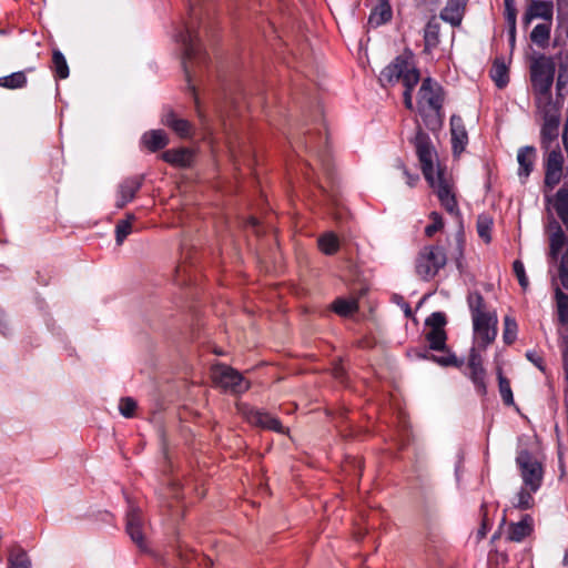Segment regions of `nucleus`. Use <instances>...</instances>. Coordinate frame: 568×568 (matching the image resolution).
I'll return each instance as SVG.
<instances>
[{
  "label": "nucleus",
  "mask_w": 568,
  "mask_h": 568,
  "mask_svg": "<svg viewBox=\"0 0 568 568\" xmlns=\"http://www.w3.org/2000/svg\"><path fill=\"white\" fill-rule=\"evenodd\" d=\"M452 150L454 155H460L468 144V133L464 125V121L459 115L450 118Z\"/></svg>",
  "instance_id": "obj_17"
},
{
  "label": "nucleus",
  "mask_w": 568,
  "mask_h": 568,
  "mask_svg": "<svg viewBox=\"0 0 568 568\" xmlns=\"http://www.w3.org/2000/svg\"><path fill=\"white\" fill-rule=\"evenodd\" d=\"M549 255L552 260H558L568 245V239L557 221L549 224Z\"/></svg>",
  "instance_id": "obj_18"
},
{
  "label": "nucleus",
  "mask_w": 568,
  "mask_h": 568,
  "mask_svg": "<svg viewBox=\"0 0 568 568\" xmlns=\"http://www.w3.org/2000/svg\"><path fill=\"white\" fill-rule=\"evenodd\" d=\"M305 146L312 151L317 150V144L313 141L312 136L310 139L305 140Z\"/></svg>",
  "instance_id": "obj_54"
},
{
  "label": "nucleus",
  "mask_w": 568,
  "mask_h": 568,
  "mask_svg": "<svg viewBox=\"0 0 568 568\" xmlns=\"http://www.w3.org/2000/svg\"><path fill=\"white\" fill-rule=\"evenodd\" d=\"M9 568H31V560L21 546H13L8 555Z\"/></svg>",
  "instance_id": "obj_28"
},
{
  "label": "nucleus",
  "mask_w": 568,
  "mask_h": 568,
  "mask_svg": "<svg viewBox=\"0 0 568 568\" xmlns=\"http://www.w3.org/2000/svg\"><path fill=\"white\" fill-rule=\"evenodd\" d=\"M404 312L407 317L412 315V311L407 304H405Z\"/></svg>",
  "instance_id": "obj_58"
},
{
  "label": "nucleus",
  "mask_w": 568,
  "mask_h": 568,
  "mask_svg": "<svg viewBox=\"0 0 568 568\" xmlns=\"http://www.w3.org/2000/svg\"><path fill=\"white\" fill-rule=\"evenodd\" d=\"M498 386L504 404L508 406L514 405V396L510 382L501 374V372L498 373Z\"/></svg>",
  "instance_id": "obj_39"
},
{
  "label": "nucleus",
  "mask_w": 568,
  "mask_h": 568,
  "mask_svg": "<svg viewBox=\"0 0 568 568\" xmlns=\"http://www.w3.org/2000/svg\"><path fill=\"white\" fill-rule=\"evenodd\" d=\"M135 220L133 214H128L126 219L120 220L115 225V241L118 245H122L124 240L132 232V222Z\"/></svg>",
  "instance_id": "obj_36"
},
{
  "label": "nucleus",
  "mask_w": 568,
  "mask_h": 568,
  "mask_svg": "<svg viewBox=\"0 0 568 568\" xmlns=\"http://www.w3.org/2000/svg\"><path fill=\"white\" fill-rule=\"evenodd\" d=\"M397 168L402 171V174L406 178V184L410 187L415 186L416 183L419 181V175L412 173L404 164L403 162L397 159Z\"/></svg>",
  "instance_id": "obj_47"
},
{
  "label": "nucleus",
  "mask_w": 568,
  "mask_h": 568,
  "mask_svg": "<svg viewBox=\"0 0 568 568\" xmlns=\"http://www.w3.org/2000/svg\"><path fill=\"white\" fill-rule=\"evenodd\" d=\"M559 274H568V250H566L560 256L558 275Z\"/></svg>",
  "instance_id": "obj_51"
},
{
  "label": "nucleus",
  "mask_w": 568,
  "mask_h": 568,
  "mask_svg": "<svg viewBox=\"0 0 568 568\" xmlns=\"http://www.w3.org/2000/svg\"><path fill=\"white\" fill-rule=\"evenodd\" d=\"M169 142V135L163 130H150L141 136V144L152 153L164 149Z\"/></svg>",
  "instance_id": "obj_24"
},
{
  "label": "nucleus",
  "mask_w": 568,
  "mask_h": 568,
  "mask_svg": "<svg viewBox=\"0 0 568 568\" xmlns=\"http://www.w3.org/2000/svg\"><path fill=\"white\" fill-rule=\"evenodd\" d=\"M490 229L491 221L487 217L479 216L477 221V232L480 239H483L486 243H489L490 237Z\"/></svg>",
  "instance_id": "obj_44"
},
{
  "label": "nucleus",
  "mask_w": 568,
  "mask_h": 568,
  "mask_svg": "<svg viewBox=\"0 0 568 568\" xmlns=\"http://www.w3.org/2000/svg\"><path fill=\"white\" fill-rule=\"evenodd\" d=\"M467 305L471 315V320L476 317H483L489 314H495V312L487 311L485 300L483 295L477 291L468 293Z\"/></svg>",
  "instance_id": "obj_26"
},
{
  "label": "nucleus",
  "mask_w": 568,
  "mask_h": 568,
  "mask_svg": "<svg viewBox=\"0 0 568 568\" xmlns=\"http://www.w3.org/2000/svg\"><path fill=\"white\" fill-rule=\"evenodd\" d=\"M554 206L557 215L568 229V187H561L557 191Z\"/></svg>",
  "instance_id": "obj_30"
},
{
  "label": "nucleus",
  "mask_w": 568,
  "mask_h": 568,
  "mask_svg": "<svg viewBox=\"0 0 568 568\" xmlns=\"http://www.w3.org/2000/svg\"><path fill=\"white\" fill-rule=\"evenodd\" d=\"M426 301V295H423L418 302V305L423 304Z\"/></svg>",
  "instance_id": "obj_61"
},
{
  "label": "nucleus",
  "mask_w": 568,
  "mask_h": 568,
  "mask_svg": "<svg viewBox=\"0 0 568 568\" xmlns=\"http://www.w3.org/2000/svg\"><path fill=\"white\" fill-rule=\"evenodd\" d=\"M252 223H253V225H255L256 224V220L252 219Z\"/></svg>",
  "instance_id": "obj_64"
},
{
  "label": "nucleus",
  "mask_w": 568,
  "mask_h": 568,
  "mask_svg": "<svg viewBox=\"0 0 568 568\" xmlns=\"http://www.w3.org/2000/svg\"><path fill=\"white\" fill-rule=\"evenodd\" d=\"M447 262L446 252L443 247H432L428 251V273L434 270L437 273L439 268L444 267Z\"/></svg>",
  "instance_id": "obj_32"
},
{
  "label": "nucleus",
  "mask_w": 568,
  "mask_h": 568,
  "mask_svg": "<svg viewBox=\"0 0 568 568\" xmlns=\"http://www.w3.org/2000/svg\"><path fill=\"white\" fill-rule=\"evenodd\" d=\"M517 331H518V326H517L516 320L510 316H505L504 334H503V339H504L505 344L510 345L516 341Z\"/></svg>",
  "instance_id": "obj_38"
},
{
  "label": "nucleus",
  "mask_w": 568,
  "mask_h": 568,
  "mask_svg": "<svg viewBox=\"0 0 568 568\" xmlns=\"http://www.w3.org/2000/svg\"><path fill=\"white\" fill-rule=\"evenodd\" d=\"M426 254L424 250L419 251L418 258L416 262V272L420 276L422 280L426 278Z\"/></svg>",
  "instance_id": "obj_48"
},
{
  "label": "nucleus",
  "mask_w": 568,
  "mask_h": 568,
  "mask_svg": "<svg viewBox=\"0 0 568 568\" xmlns=\"http://www.w3.org/2000/svg\"><path fill=\"white\" fill-rule=\"evenodd\" d=\"M212 379L217 386L232 394H242L250 388V383L240 372L224 364L212 367Z\"/></svg>",
  "instance_id": "obj_7"
},
{
  "label": "nucleus",
  "mask_w": 568,
  "mask_h": 568,
  "mask_svg": "<svg viewBox=\"0 0 568 568\" xmlns=\"http://www.w3.org/2000/svg\"><path fill=\"white\" fill-rule=\"evenodd\" d=\"M161 159L176 168H190L193 163L194 153L189 148L171 149L164 151Z\"/></svg>",
  "instance_id": "obj_20"
},
{
  "label": "nucleus",
  "mask_w": 568,
  "mask_h": 568,
  "mask_svg": "<svg viewBox=\"0 0 568 568\" xmlns=\"http://www.w3.org/2000/svg\"><path fill=\"white\" fill-rule=\"evenodd\" d=\"M513 270H514V273L518 280V283L519 285L526 290L529 285V282H528V277L526 275V272H525V266L523 264L521 261L519 260H516L514 263H513Z\"/></svg>",
  "instance_id": "obj_45"
},
{
  "label": "nucleus",
  "mask_w": 568,
  "mask_h": 568,
  "mask_svg": "<svg viewBox=\"0 0 568 568\" xmlns=\"http://www.w3.org/2000/svg\"><path fill=\"white\" fill-rule=\"evenodd\" d=\"M317 242L320 250L326 255H333L339 248L338 237L333 232L321 235Z\"/></svg>",
  "instance_id": "obj_34"
},
{
  "label": "nucleus",
  "mask_w": 568,
  "mask_h": 568,
  "mask_svg": "<svg viewBox=\"0 0 568 568\" xmlns=\"http://www.w3.org/2000/svg\"><path fill=\"white\" fill-rule=\"evenodd\" d=\"M382 87L394 85L402 82L405 90L403 93L404 104L408 110H413L412 92L420 81V74L415 65L413 53L406 50L403 54L396 57L386 65L378 78Z\"/></svg>",
  "instance_id": "obj_1"
},
{
  "label": "nucleus",
  "mask_w": 568,
  "mask_h": 568,
  "mask_svg": "<svg viewBox=\"0 0 568 568\" xmlns=\"http://www.w3.org/2000/svg\"><path fill=\"white\" fill-rule=\"evenodd\" d=\"M376 3L371 10L368 17V24L373 28H377L385 24L392 19L393 11L389 0H375Z\"/></svg>",
  "instance_id": "obj_22"
},
{
  "label": "nucleus",
  "mask_w": 568,
  "mask_h": 568,
  "mask_svg": "<svg viewBox=\"0 0 568 568\" xmlns=\"http://www.w3.org/2000/svg\"><path fill=\"white\" fill-rule=\"evenodd\" d=\"M333 310L341 316H348L357 310V303L355 301L337 298L333 304Z\"/></svg>",
  "instance_id": "obj_40"
},
{
  "label": "nucleus",
  "mask_w": 568,
  "mask_h": 568,
  "mask_svg": "<svg viewBox=\"0 0 568 568\" xmlns=\"http://www.w3.org/2000/svg\"><path fill=\"white\" fill-rule=\"evenodd\" d=\"M446 324L447 317L443 312H434L428 316V348L444 352L440 356L428 355V362H435L440 366H458L456 356L446 347Z\"/></svg>",
  "instance_id": "obj_5"
},
{
  "label": "nucleus",
  "mask_w": 568,
  "mask_h": 568,
  "mask_svg": "<svg viewBox=\"0 0 568 568\" xmlns=\"http://www.w3.org/2000/svg\"><path fill=\"white\" fill-rule=\"evenodd\" d=\"M551 22L537 24L531 33L530 40L538 47L545 48L550 39Z\"/></svg>",
  "instance_id": "obj_31"
},
{
  "label": "nucleus",
  "mask_w": 568,
  "mask_h": 568,
  "mask_svg": "<svg viewBox=\"0 0 568 568\" xmlns=\"http://www.w3.org/2000/svg\"><path fill=\"white\" fill-rule=\"evenodd\" d=\"M144 521L142 518V513L138 507L133 505L129 506V510L126 513V525L125 530L130 536L131 540L141 549H146V544L144 540Z\"/></svg>",
  "instance_id": "obj_13"
},
{
  "label": "nucleus",
  "mask_w": 568,
  "mask_h": 568,
  "mask_svg": "<svg viewBox=\"0 0 568 568\" xmlns=\"http://www.w3.org/2000/svg\"><path fill=\"white\" fill-rule=\"evenodd\" d=\"M468 0H447L440 12V18L452 26H459Z\"/></svg>",
  "instance_id": "obj_23"
},
{
  "label": "nucleus",
  "mask_w": 568,
  "mask_h": 568,
  "mask_svg": "<svg viewBox=\"0 0 568 568\" xmlns=\"http://www.w3.org/2000/svg\"><path fill=\"white\" fill-rule=\"evenodd\" d=\"M136 402L132 397H123L120 399L119 410L122 416L131 418L134 416Z\"/></svg>",
  "instance_id": "obj_42"
},
{
  "label": "nucleus",
  "mask_w": 568,
  "mask_h": 568,
  "mask_svg": "<svg viewBox=\"0 0 568 568\" xmlns=\"http://www.w3.org/2000/svg\"><path fill=\"white\" fill-rule=\"evenodd\" d=\"M428 186L432 187L433 192L437 196L442 207L453 215L459 216L460 211L458 201L456 197V184L453 173L447 169L446 165L442 164L436 159L434 163L430 149L428 148Z\"/></svg>",
  "instance_id": "obj_2"
},
{
  "label": "nucleus",
  "mask_w": 568,
  "mask_h": 568,
  "mask_svg": "<svg viewBox=\"0 0 568 568\" xmlns=\"http://www.w3.org/2000/svg\"><path fill=\"white\" fill-rule=\"evenodd\" d=\"M555 63L551 58L540 55L530 65L531 85L538 109L551 106V87L555 75Z\"/></svg>",
  "instance_id": "obj_4"
},
{
  "label": "nucleus",
  "mask_w": 568,
  "mask_h": 568,
  "mask_svg": "<svg viewBox=\"0 0 568 568\" xmlns=\"http://www.w3.org/2000/svg\"><path fill=\"white\" fill-rule=\"evenodd\" d=\"M568 82V77L564 75L561 72L558 74L557 78V89L560 91L561 88H564Z\"/></svg>",
  "instance_id": "obj_53"
},
{
  "label": "nucleus",
  "mask_w": 568,
  "mask_h": 568,
  "mask_svg": "<svg viewBox=\"0 0 568 568\" xmlns=\"http://www.w3.org/2000/svg\"><path fill=\"white\" fill-rule=\"evenodd\" d=\"M426 99V79H423L417 93V105L419 119L413 120V129H410L406 139L415 149V153L419 161V169L426 178V134L424 133L423 124L426 123V112L423 106V101Z\"/></svg>",
  "instance_id": "obj_6"
},
{
  "label": "nucleus",
  "mask_w": 568,
  "mask_h": 568,
  "mask_svg": "<svg viewBox=\"0 0 568 568\" xmlns=\"http://www.w3.org/2000/svg\"><path fill=\"white\" fill-rule=\"evenodd\" d=\"M428 219L430 220V223L428 224V237L432 236L434 233L440 231L444 226L443 216L440 213L434 211L430 214H428Z\"/></svg>",
  "instance_id": "obj_46"
},
{
  "label": "nucleus",
  "mask_w": 568,
  "mask_h": 568,
  "mask_svg": "<svg viewBox=\"0 0 568 568\" xmlns=\"http://www.w3.org/2000/svg\"><path fill=\"white\" fill-rule=\"evenodd\" d=\"M480 515H481V525L480 527L478 528L477 532H476V538H477V541L479 542L480 540H483L489 528H490V525H489V520H488V514H487V504L486 503H483L480 505Z\"/></svg>",
  "instance_id": "obj_41"
},
{
  "label": "nucleus",
  "mask_w": 568,
  "mask_h": 568,
  "mask_svg": "<svg viewBox=\"0 0 568 568\" xmlns=\"http://www.w3.org/2000/svg\"><path fill=\"white\" fill-rule=\"evenodd\" d=\"M554 4L547 0H530L523 21L528 26L534 19H542L547 22L552 21Z\"/></svg>",
  "instance_id": "obj_16"
},
{
  "label": "nucleus",
  "mask_w": 568,
  "mask_h": 568,
  "mask_svg": "<svg viewBox=\"0 0 568 568\" xmlns=\"http://www.w3.org/2000/svg\"><path fill=\"white\" fill-rule=\"evenodd\" d=\"M561 285L568 290V274H559Z\"/></svg>",
  "instance_id": "obj_55"
},
{
  "label": "nucleus",
  "mask_w": 568,
  "mask_h": 568,
  "mask_svg": "<svg viewBox=\"0 0 568 568\" xmlns=\"http://www.w3.org/2000/svg\"><path fill=\"white\" fill-rule=\"evenodd\" d=\"M428 106L433 108L437 115L440 116V109L444 103L443 88L428 77Z\"/></svg>",
  "instance_id": "obj_29"
},
{
  "label": "nucleus",
  "mask_w": 568,
  "mask_h": 568,
  "mask_svg": "<svg viewBox=\"0 0 568 568\" xmlns=\"http://www.w3.org/2000/svg\"><path fill=\"white\" fill-rule=\"evenodd\" d=\"M531 496L529 493L520 491L518 506L521 509H528L530 507Z\"/></svg>",
  "instance_id": "obj_52"
},
{
  "label": "nucleus",
  "mask_w": 568,
  "mask_h": 568,
  "mask_svg": "<svg viewBox=\"0 0 568 568\" xmlns=\"http://www.w3.org/2000/svg\"><path fill=\"white\" fill-rule=\"evenodd\" d=\"M321 161H322L324 170L328 171V162H327V160L326 159H321Z\"/></svg>",
  "instance_id": "obj_59"
},
{
  "label": "nucleus",
  "mask_w": 568,
  "mask_h": 568,
  "mask_svg": "<svg viewBox=\"0 0 568 568\" xmlns=\"http://www.w3.org/2000/svg\"><path fill=\"white\" fill-rule=\"evenodd\" d=\"M27 77L23 71L13 72L9 75L0 78V87L14 90L27 85Z\"/></svg>",
  "instance_id": "obj_35"
},
{
  "label": "nucleus",
  "mask_w": 568,
  "mask_h": 568,
  "mask_svg": "<svg viewBox=\"0 0 568 568\" xmlns=\"http://www.w3.org/2000/svg\"><path fill=\"white\" fill-rule=\"evenodd\" d=\"M536 160V149L534 146H523L518 150L517 161L519 164L518 175L520 179H527L534 169Z\"/></svg>",
  "instance_id": "obj_25"
},
{
  "label": "nucleus",
  "mask_w": 568,
  "mask_h": 568,
  "mask_svg": "<svg viewBox=\"0 0 568 568\" xmlns=\"http://www.w3.org/2000/svg\"><path fill=\"white\" fill-rule=\"evenodd\" d=\"M418 2V4H423L426 2V0H416Z\"/></svg>",
  "instance_id": "obj_62"
},
{
  "label": "nucleus",
  "mask_w": 568,
  "mask_h": 568,
  "mask_svg": "<svg viewBox=\"0 0 568 568\" xmlns=\"http://www.w3.org/2000/svg\"><path fill=\"white\" fill-rule=\"evenodd\" d=\"M52 69L59 79H67L69 77L70 71L67 60L59 50H54L52 53Z\"/></svg>",
  "instance_id": "obj_37"
},
{
  "label": "nucleus",
  "mask_w": 568,
  "mask_h": 568,
  "mask_svg": "<svg viewBox=\"0 0 568 568\" xmlns=\"http://www.w3.org/2000/svg\"><path fill=\"white\" fill-rule=\"evenodd\" d=\"M562 564L564 565H568V549L565 552V556H564V559H562Z\"/></svg>",
  "instance_id": "obj_60"
},
{
  "label": "nucleus",
  "mask_w": 568,
  "mask_h": 568,
  "mask_svg": "<svg viewBox=\"0 0 568 568\" xmlns=\"http://www.w3.org/2000/svg\"><path fill=\"white\" fill-rule=\"evenodd\" d=\"M506 7V19L510 26V36L511 39L515 40V31H516V9L514 0H504Z\"/></svg>",
  "instance_id": "obj_43"
},
{
  "label": "nucleus",
  "mask_w": 568,
  "mask_h": 568,
  "mask_svg": "<svg viewBox=\"0 0 568 568\" xmlns=\"http://www.w3.org/2000/svg\"><path fill=\"white\" fill-rule=\"evenodd\" d=\"M526 357L540 371H545L544 359L537 352H527Z\"/></svg>",
  "instance_id": "obj_50"
},
{
  "label": "nucleus",
  "mask_w": 568,
  "mask_h": 568,
  "mask_svg": "<svg viewBox=\"0 0 568 568\" xmlns=\"http://www.w3.org/2000/svg\"><path fill=\"white\" fill-rule=\"evenodd\" d=\"M545 152L547 153L545 163V185L552 190L559 184L562 178L564 156L559 145Z\"/></svg>",
  "instance_id": "obj_12"
},
{
  "label": "nucleus",
  "mask_w": 568,
  "mask_h": 568,
  "mask_svg": "<svg viewBox=\"0 0 568 568\" xmlns=\"http://www.w3.org/2000/svg\"><path fill=\"white\" fill-rule=\"evenodd\" d=\"M542 114L544 123L540 130V146L550 151L558 144L560 114L555 105L538 109Z\"/></svg>",
  "instance_id": "obj_8"
},
{
  "label": "nucleus",
  "mask_w": 568,
  "mask_h": 568,
  "mask_svg": "<svg viewBox=\"0 0 568 568\" xmlns=\"http://www.w3.org/2000/svg\"><path fill=\"white\" fill-rule=\"evenodd\" d=\"M423 38L426 40V28L424 29Z\"/></svg>",
  "instance_id": "obj_63"
},
{
  "label": "nucleus",
  "mask_w": 568,
  "mask_h": 568,
  "mask_svg": "<svg viewBox=\"0 0 568 568\" xmlns=\"http://www.w3.org/2000/svg\"><path fill=\"white\" fill-rule=\"evenodd\" d=\"M473 321L474 338L481 346L486 348L493 343L497 336L498 318L496 313L483 317H476Z\"/></svg>",
  "instance_id": "obj_11"
},
{
  "label": "nucleus",
  "mask_w": 568,
  "mask_h": 568,
  "mask_svg": "<svg viewBox=\"0 0 568 568\" xmlns=\"http://www.w3.org/2000/svg\"><path fill=\"white\" fill-rule=\"evenodd\" d=\"M239 412L243 416V418L253 426L267 430H273L278 434L286 433V429L283 427L280 419L267 412L257 409L246 404L239 405Z\"/></svg>",
  "instance_id": "obj_9"
},
{
  "label": "nucleus",
  "mask_w": 568,
  "mask_h": 568,
  "mask_svg": "<svg viewBox=\"0 0 568 568\" xmlns=\"http://www.w3.org/2000/svg\"><path fill=\"white\" fill-rule=\"evenodd\" d=\"M490 78L499 89L505 88L509 82L508 67L504 58H496L490 69Z\"/></svg>",
  "instance_id": "obj_27"
},
{
  "label": "nucleus",
  "mask_w": 568,
  "mask_h": 568,
  "mask_svg": "<svg viewBox=\"0 0 568 568\" xmlns=\"http://www.w3.org/2000/svg\"><path fill=\"white\" fill-rule=\"evenodd\" d=\"M517 465L521 470V477L526 486L531 491H537L542 479V468L540 463L527 450H521L517 458Z\"/></svg>",
  "instance_id": "obj_10"
},
{
  "label": "nucleus",
  "mask_w": 568,
  "mask_h": 568,
  "mask_svg": "<svg viewBox=\"0 0 568 568\" xmlns=\"http://www.w3.org/2000/svg\"><path fill=\"white\" fill-rule=\"evenodd\" d=\"M468 369L469 377L475 385L477 393L480 395H485L487 392L486 388V372L483 367V359L480 354L476 351V348H471L468 357Z\"/></svg>",
  "instance_id": "obj_15"
},
{
  "label": "nucleus",
  "mask_w": 568,
  "mask_h": 568,
  "mask_svg": "<svg viewBox=\"0 0 568 568\" xmlns=\"http://www.w3.org/2000/svg\"><path fill=\"white\" fill-rule=\"evenodd\" d=\"M558 321L561 325L568 326V294L559 287L555 291Z\"/></svg>",
  "instance_id": "obj_33"
},
{
  "label": "nucleus",
  "mask_w": 568,
  "mask_h": 568,
  "mask_svg": "<svg viewBox=\"0 0 568 568\" xmlns=\"http://www.w3.org/2000/svg\"><path fill=\"white\" fill-rule=\"evenodd\" d=\"M414 354L417 358L424 359L426 358V349L423 348L420 351H414Z\"/></svg>",
  "instance_id": "obj_56"
},
{
  "label": "nucleus",
  "mask_w": 568,
  "mask_h": 568,
  "mask_svg": "<svg viewBox=\"0 0 568 568\" xmlns=\"http://www.w3.org/2000/svg\"><path fill=\"white\" fill-rule=\"evenodd\" d=\"M438 29H439V26L436 21L435 18L428 20V45L430 44V42H437L438 39Z\"/></svg>",
  "instance_id": "obj_49"
},
{
  "label": "nucleus",
  "mask_w": 568,
  "mask_h": 568,
  "mask_svg": "<svg viewBox=\"0 0 568 568\" xmlns=\"http://www.w3.org/2000/svg\"><path fill=\"white\" fill-rule=\"evenodd\" d=\"M564 144H565V149L568 153V129H566L565 134H564Z\"/></svg>",
  "instance_id": "obj_57"
},
{
  "label": "nucleus",
  "mask_w": 568,
  "mask_h": 568,
  "mask_svg": "<svg viewBox=\"0 0 568 568\" xmlns=\"http://www.w3.org/2000/svg\"><path fill=\"white\" fill-rule=\"evenodd\" d=\"M195 9L190 8V20L185 22L184 29L175 36V40L181 43L183 48L182 65L187 80L189 89L195 93V88L192 84V74L194 72V64H202L206 62L207 54L202 49L199 42L197 31L195 29V21L193 16Z\"/></svg>",
  "instance_id": "obj_3"
},
{
  "label": "nucleus",
  "mask_w": 568,
  "mask_h": 568,
  "mask_svg": "<svg viewBox=\"0 0 568 568\" xmlns=\"http://www.w3.org/2000/svg\"><path fill=\"white\" fill-rule=\"evenodd\" d=\"M144 175H134L124 179L118 186L115 206L124 207L130 203L142 187Z\"/></svg>",
  "instance_id": "obj_14"
},
{
  "label": "nucleus",
  "mask_w": 568,
  "mask_h": 568,
  "mask_svg": "<svg viewBox=\"0 0 568 568\" xmlns=\"http://www.w3.org/2000/svg\"><path fill=\"white\" fill-rule=\"evenodd\" d=\"M162 123L175 132L180 138L186 139L192 135L193 125L190 121L179 118L178 114L169 110L162 115Z\"/></svg>",
  "instance_id": "obj_19"
},
{
  "label": "nucleus",
  "mask_w": 568,
  "mask_h": 568,
  "mask_svg": "<svg viewBox=\"0 0 568 568\" xmlns=\"http://www.w3.org/2000/svg\"><path fill=\"white\" fill-rule=\"evenodd\" d=\"M534 530V519L530 515H525L518 523H510L508 526L507 539L514 542H520Z\"/></svg>",
  "instance_id": "obj_21"
}]
</instances>
